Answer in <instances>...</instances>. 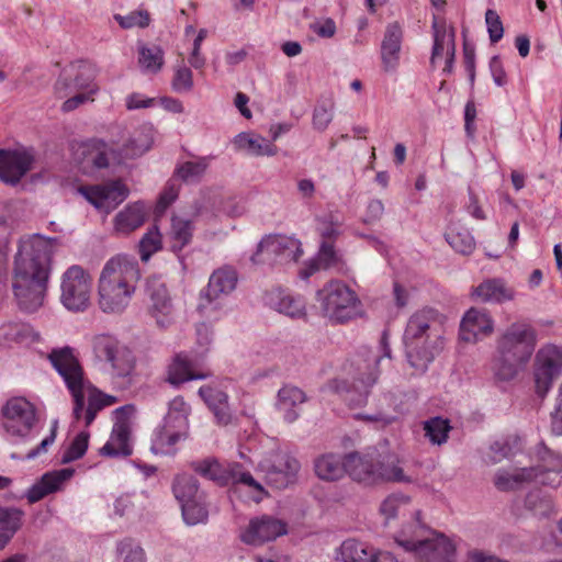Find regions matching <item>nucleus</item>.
<instances>
[{
	"instance_id": "nucleus-1",
	"label": "nucleus",
	"mask_w": 562,
	"mask_h": 562,
	"mask_svg": "<svg viewBox=\"0 0 562 562\" xmlns=\"http://www.w3.org/2000/svg\"><path fill=\"white\" fill-rule=\"evenodd\" d=\"M58 238L34 234L22 238L14 256L11 286L19 307L27 313L44 303Z\"/></svg>"
},
{
	"instance_id": "nucleus-2",
	"label": "nucleus",
	"mask_w": 562,
	"mask_h": 562,
	"mask_svg": "<svg viewBox=\"0 0 562 562\" xmlns=\"http://www.w3.org/2000/svg\"><path fill=\"white\" fill-rule=\"evenodd\" d=\"M538 341L537 329L526 319L509 324L497 337L492 361L494 379L514 380L530 361Z\"/></svg>"
},
{
	"instance_id": "nucleus-3",
	"label": "nucleus",
	"mask_w": 562,
	"mask_h": 562,
	"mask_svg": "<svg viewBox=\"0 0 562 562\" xmlns=\"http://www.w3.org/2000/svg\"><path fill=\"white\" fill-rule=\"evenodd\" d=\"M48 359L72 395L74 417L76 419L83 417L87 427L93 423L100 411L116 402V397L88 385V405L85 408V389L88 382L85 380L83 369L74 355V350L70 347L53 349Z\"/></svg>"
},
{
	"instance_id": "nucleus-4",
	"label": "nucleus",
	"mask_w": 562,
	"mask_h": 562,
	"mask_svg": "<svg viewBox=\"0 0 562 562\" xmlns=\"http://www.w3.org/2000/svg\"><path fill=\"white\" fill-rule=\"evenodd\" d=\"M403 342L409 366L424 374L443 348L439 313L434 308L416 311L407 321Z\"/></svg>"
},
{
	"instance_id": "nucleus-5",
	"label": "nucleus",
	"mask_w": 562,
	"mask_h": 562,
	"mask_svg": "<svg viewBox=\"0 0 562 562\" xmlns=\"http://www.w3.org/2000/svg\"><path fill=\"white\" fill-rule=\"evenodd\" d=\"M140 278L138 262L125 255L109 259L99 277V306L104 313H122L130 304Z\"/></svg>"
},
{
	"instance_id": "nucleus-6",
	"label": "nucleus",
	"mask_w": 562,
	"mask_h": 562,
	"mask_svg": "<svg viewBox=\"0 0 562 562\" xmlns=\"http://www.w3.org/2000/svg\"><path fill=\"white\" fill-rule=\"evenodd\" d=\"M413 522L402 528L395 537L396 543L404 550L414 553L419 562H452L454 546L442 533L427 529L415 512Z\"/></svg>"
},
{
	"instance_id": "nucleus-7",
	"label": "nucleus",
	"mask_w": 562,
	"mask_h": 562,
	"mask_svg": "<svg viewBox=\"0 0 562 562\" xmlns=\"http://www.w3.org/2000/svg\"><path fill=\"white\" fill-rule=\"evenodd\" d=\"M380 351H366V358L359 359L357 363V373L351 383L347 380H336L335 390L350 407H359L367 403L370 389L379 379L378 366L382 358H391V349L389 347V334L386 330L382 333L380 339Z\"/></svg>"
},
{
	"instance_id": "nucleus-8",
	"label": "nucleus",
	"mask_w": 562,
	"mask_h": 562,
	"mask_svg": "<svg viewBox=\"0 0 562 562\" xmlns=\"http://www.w3.org/2000/svg\"><path fill=\"white\" fill-rule=\"evenodd\" d=\"M322 315L333 324H344L361 314L357 293L340 280H330L316 292Z\"/></svg>"
},
{
	"instance_id": "nucleus-9",
	"label": "nucleus",
	"mask_w": 562,
	"mask_h": 562,
	"mask_svg": "<svg viewBox=\"0 0 562 562\" xmlns=\"http://www.w3.org/2000/svg\"><path fill=\"white\" fill-rule=\"evenodd\" d=\"M92 278L79 265L70 266L60 278V303L71 312H83L90 305Z\"/></svg>"
},
{
	"instance_id": "nucleus-10",
	"label": "nucleus",
	"mask_w": 562,
	"mask_h": 562,
	"mask_svg": "<svg viewBox=\"0 0 562 562\" xmlns=\"http://www.w3.org/2000/svg\"><path fill=\"white\" fill-rule=\"evenodd\" d=\"M268 485L284 490L297 482L301 470L300 461L284 450H271L258 463Z\"/></svg>"
},
{
	"instance_id": "nucleus-11",
	"label": "nucleus",
	"mask_w": 562,
	"mask_h": 562,
	"mask_svg": "<svg viewBox=\"0 0 562 562\" xmlns=\"http://www.w3.org/2000/svg\"><path fill=\"white\" fill-rule=\"evenodd\" d=\"M238 282V276L233 267L224 266L212 272L207 285L200 293L198 311L205 317H212L223 306L224 297L228 296Z\"/></svg>"
},
{
	"instance_id": "nucleus-12",
	"label": "nucleus",
	"mask_w": 562,
	"mask_h": 562,
	"mask_svg": "<svg viewBox=\"0 0 562 562\" xmlns=\"http://www.w3.org/2000/svg\"><path fill=\"white\" fill-rule=\"evenodd\" d=\"M302 255L301 243L284 235H268L257 246L250 260L255 265L296 261Z\"/></svg>"
},
{
	"instance_id": "nucleus-13",
	"label": "nucleus",
	"mask_w": 562,
	"mask_h": 562,
	"mask_svg": "<svg viewBox=\"0 0 562 562\" xmlns=\"http://www.w3.org/2000/svg\"><path fill=\"white\" fill-rule=\"evenodd\" d=\"M95 357L110 363L113 374L119 378L131 375L135 360L132 351L111 335H97L92 339Z\"/></svg>"
},
{
	"instance_id": "nucleus-14",
	"label": "nucleus",
	"mask_w": 562,
	"mask_h": 562,
	"mask_svg": "<svg viewBox=\"0 0 562 562\" xmlns=\"http://www.w3.org/2000/svg\"><path fill=\"white\" fill-rule=\"evenodd\" d=\"M561 374L562 347L553 344L542 346L536 355L533 371L537 394L544 397Z\"/></svg>"
},
{
	"instance_id": "nucleus-15",
	"label": "nucleus",
	"mask_w": 562,
	"mask_h": 562,
	"mask_svg": "<svg viewBox=\"0 0 562 562\" xmlns=\"http://www.w3.org/2000/svg\"><path fill=\"white\" fill-rule=\"evenodd\" d=\"M4 431L14 437H25L36 422L34 405L24 397L9 400L2 408Z\"/></svg>"
},
{
	"instance_id": "nucleus-16",
	"label": "nucleus",
	"mask_w": 562,
	"mask_h": 562,
	"mask_svg": "<svg viewBox=\"0 0 562 562\" xmlns=\"http://www.w3.org/2000/svg\"><path fill=\"white\" fill-rule=\"evenodd\" d=\"M78 191L94 207L106 213H110L121 204L130 193L127 187L120 180H113L103 184L81 186Z\"/></svg>"
},
{
	"instance_id": "nucleus-17",
	"label": "nucleus",
	"mask_w": 562,
	"mask_h": 562,
	"mask_svg": "<svg viewBox=\"0 0 562 562\" xmlns=\"http://www.w3.org/2000/svg\"><path fill=\"white\" fill-rule=\"evenodd\" d=\"M35 158L26 149H0V180L15 186L32 169Z\"/></svg>"
},
{
	"instance_id": "nucleus-18",
	"label": "nucleus",
	"mask_w": 562,
	"mask_h": 562,
	"mask_svg": "<svg viewBox=\"0 0 562 562\" xmlns=\"http://www.w3.org/2000/svg\"><path fill=\"white\" fill-rule=\"evenodd\" d=\"M535 453L537 464L531 465V469H537V484L558 487L561 484L562 454L543 442L537 445Z\"/></svg>"
},
{
	"instance_id": "nucleus-19",
	"label": "nucleus",
	"mask_w": 562,
	"mask_h": 562,
	"mask_svg": "<svg viewBox=\"0 0 562 562\" xmlns=\"http://www.w3.org/2000/svg\"><path fill=\"white\" fill-rule=\"evenodd\" d=\"M149 296V313L156 319V324L166 328L173 322V304L165 283L151 279L147 283Z\"/></svg>"
},
{
	"instance_id": "nucleus-20",
	"label": "nucleus",
	"mask_w": 562,
	"mask_h": 562,
	"mask_svg": "<svg viewBox=\"0 0 562 562\" xmlns=\"http://www.w3.org/2000/svg\"><path fill=\"white\" fill-rule=\"evenodd\" d=\"M284 533H286V525L282 520L261 516L249 521L247 529L241 533V540L247 544L258 546Z\"/></svg>"
},
{
	"instance_id": "nucleus-21",
	"label": "nucleus",
	"mask_w": 562,
	"mask_h": 562,
	"mask_svg": "<svg viewBox=\"0 0 562 562\" xmlns=\"http://www.w3.org/2000/svg\"><path fill=\"white\" fill-rule=\"evenodd\" d=\"M494 321L491 315L479 308H470L460 324L459 337L465 342H476L493 333Z\"/></svg>"
},
{
	"instance_id": "nucleus-22",
	"label": "nucleus",
	"mask_w": 562,
	"mask_h": 562,
	"mask_svg": "<svg viewBox=\"0 0 562 562\" xmlns=\"http://www.w3.org/2000/svg\"><path fill=\"white\" fill-rule=\"evenodd\" d=\"M128 409V406L115 409L117 420L113 426L110 439L100 450L103 456L128 457L132 454V447L130 446L131 426L128 420L123 416Z\"/></svg>"
},
{
	"instance_id": "nucleus-23",
	"label": "nucleus",
	"mask_w": 562,
	"mask_h": 562,
	"mask_svg": "<svg viewBox=\"0 0 562 562\" xmlns=\"http://www.w3.org/2000/svg\"><path fill=\"white\" fill-rule=\"evenodd\" d=\"M265 301L271 308L293 319L306 318V302L301 295L277 288L266 293Z\"/></svg>"
},
{
	"instance_id": "nucleus-24",
	"label": "nucleus",
	"mask_w": 562,
	"mask_h": 562,
	"mask_svg": "<svg viewBox=\"0 0 562 562\" xmlns=\"http://www.w3.org/2000/svg\"><path fill=\"white\" fill-rule=\"evenodd\" d=\"M403 29L398 22L386 25L381 43V59L386 72L395 71L400 64Z\"/></svg>"
},
{
	"instance_id": "nucleus-25",
	"label": "nucleus",
	"mask_w": 562,
	"mask_h": 562,
	"mask_svg": "<svg viewBox=\"0 0 562 562\" xmlns=\"http://www.w3.org/2000/svg\"><path fill=\"white\" fill-rule=\"evenodd\" d=\"M376 467V457L358 452L347 454V474L353 481L366 485L378 484Z\"/></svg>"
},
{
	"instance_id": "nucleus-26",
	"label": "nucleus",
	"mask_w": 562,
	"mask_h": 562,
	"mask_svg": "<svg viewBox=\"0 0 562 562\" xmlns=\"http://www.w3.org/2000/svg\"><path fill=\"white\" fill-rule=\"evenodd\" d=\"M306 400L304 391L297 386L286 384L278 391L276 407L283 419L292 424L299 418L301 406Z\"/></svg>"
},
{
	"instance_id": "nucleus-27",
	"label": "nucleus",
	"mask_w": 562,
	"mask_h": 562,
	"mask_svg": "<svg viewBox=\"0 0 562 562\" xmlns=\"http://www.w3.org/2000/svg\"><path fill=\"white\" fill-rule=\"evenodd\" d=\"M74 474L72 469H61L45 473L40 481L33 484L26 492L29 503L34 504L48 494L60 490L63 483L70 479Z\"/></svg>"
},
{
	"instance_id": "nucleus-28",
	"label": "nucleus",
	"mask_w": 562,
	"mask_h": 562,
	"mask_svg": "<svg viewBox=\"0 0 562 562\" xmlns=\"http://www.w3.org/2000/svg\"><path fill=\"white\" fill-rule=\"evenodd\" d=\"M199 395L213 413L218 425L226 426L232 422L228 395L225 392L211 385H203L199 389Z\"/></svg>"
},
{
	"instance_id": "nucleus-29",
	"label": "nucleus",
	"mask_w": 562,
	"mask_h": 562,
	"mask_svg": "<svg viewBox=\"0 0 562 562\" xmlns=\"http://www.w3.org/2000/svg\"><path fill=\"white\" fill-rule=\"evenodd\" d=\"M537 469L524 467L508 471L499 469L494 476V485L498 491L508 492L521 488L526 484L537 483Z\"/></svg>"
},
{
	"instance_id": "nucleus-30",
	"label": "nucleus",
	"mask_w": 562,
	"mask_h": 562,
	"mask_svg": "<svg viewBox=\"0 0 562 562\" xmlns=\"http://www.w3.org/2000/svg\"><path fill=\"white\" fill-rule=\"evenodd\" d=\"M209 376H211L210 371H195L188 357L179 353L168 366L166 381L173 386H179L184 382L191 380H204Z\"/></svg>"
},
{
	"instance_id": "nucleus-31",
	"label": "nucleus",
	"mask_w": 562,
	"mask_h": 562,
	"mask_svg": "<svg viewBox=\"0 0 562 562\" xmlns=\"http://www.w3.org/2000/svg\"><path fill=\"white\" fill-rule=\"evenodd\" d=\"M191 469L202 477L213 481L220 486L231 484L233 476V464H222L212 457L191 462Z\"/></svg>"
},
{
	"instance_id": "nucleus-32",
	"label": "nucleus",
	"mask_w": 562,
	"mask_h": 562,
	"mask_svg": "<svg viewBox=\"0 0 562 562\" xmlns=\"http://www.w3.org/2000/svg\"><path fill=\"white\" fill-rule=\"evenodd\" d=\"M472 294L482 302L497 304L512 301L515 296L514 290L508 288L503 279L498 278L484 280L474 288Z\"/></svg>"
},
{
	"instance_id": "nucleus-33",
	"label": "nucleus",
	"mask_w": 562,
	"mask_h": 562,
	"mask_svg": "<svg viewBox=\"0 0 562 562\" xmlns=\"http://www.w3.org/2000/svg\"><path fill=\"white\" fill-rule=\"evenodd\" d=\"M378 484L384 482L413 483L414 479L407 474L396 456L376 457Z\"/></svg>"
},
{
	"instance_id": "nucleus-34",
	"label": "nucleus",
	"mask_w": 562,
	"mask_h": 562,
	"mask_svg": "<svg viewBox=\"0 0 562 562\" xmlns=\"http://www.w3.org/2000/svg\"><path fill=\"white\" fill-rule=\"evenodd\" d=\"M314 470L323 481H337L347 473V456L323 454L314 461Z\"/></svg>"
},
{
	"instance_id": "nucleus-35",
	"label": "nucleus",
	"mask_w": 562,
	"mask_h": 562,
	"mask_svg": "<svg viewBox=\"0 0 562 562\" xmlns=\"http://www.w3.org/2000/svg\"><path fill=\"white\" fill-rule=\"evenodd\" d=\"M234 146L251 156H274L277 146L260 135L252 133H239L234 138Z\"/></svg>"
},
{
	"instance_id": "nucleus-36",
	"label": "nucleus",
	"mask_w": 562,
	"mask_h": 562,
	"mask_svg": "<svg viewBox=\"0 0 562 562\" xmlns=\"http://www.w3.org/2000/svg\"><path fill=\"white\" fill-rule=\"evenodd\" d=\"M154 143V128L151 125H142L136 128L128 140L124 144L122 151L126 158H136L151 148Z\"/></svg>"
},
{
	"instance_id": "nucleus-37",
	"label": "nucleus",
	"mask_w": 562,
	"mask_h": 562,
	"mask_svg": "<svg viewBox=\"0 0 562 562\" xmlns=\"http://www.w3.org/2000/svg\"><path fill=\"white\" fill-rule=\"evenodd\" d=\"M187 438L188 436L177 431V429L162 424L153 435L150 450L156 454H175L177 451L176 445Z\"/></svg>"
},
{
	"instance_id": "nucleus-38",
	"label": "nucleus",
	"mask_w": 562,
	"mask_h": 562,
	"mask_svg": "<svg viewBox=\"0 0 562 562\" xmlns=\"http://www.w3.org/2000/svg\"><path fill=\"white\" fill-rule=\"evenodd\" d=\"M190 411V406L186 403L183 397L177 396L169 402L168 412L162 424L189 436Z\"/></svg>"
},
{
	"instance_id": "nucleus-39",
	"label": "nucleus",
	"mask_w": 562,
	"mask_h": 562,
	"mask_svg": "<svg viewBox=\"0 0 562 562\" xmlns=\"http://www.w3.org/2000/svg\"><path fill=\"white\" fill-rule=\"evenodd\" d=\"M24 512L15 507H0V550L13 538L22 526Z\"/></svg>"
},
{
	"instance_id": "nucleus-40",
	"label": "nucleus",
	"mask_w": 562,
	"mask_h": 562,
	"mask_svg": "<svg viewBox=\"0 0 562 562\" xmlns=\"http://www.w3.org/2000/svg\"><path fill=\"white\" fill-rule=\"evenodd\" d=\"M432 36H434V45L430 57V64L434 66L436 59L443 54V50H449L451 44L454 43V29L451 27L450 31L447 30L446 21L439 20L436 15L432 18Z\"/></svg>"
},
{
	"instance_id": "nucleus-41",
	"label": "nucleus",
	"mask_w": 562,
	"mask_h": 562,
	"mask_svg": "<svg viewBox=\"0 0 562 562\" xmlns=\"http://www.w3.org/2000/svg\"><path fill=\"white\" fill-rule=\"evenodd\" d=\"M109 145L101 139H92L82 146V164L85 167L102 169L109 166Z\"/></svg>"
},
{
	"instance_id": "nucleus-42",
	"label": "nucleus",
	"mask_w": 562,
	"mask_h": 562,
	"mask_svg": "<svg viewBox=\"0 0 562 562\" xmlns=\"http://www.w3.org/2000/svg\"><path fill=\"white\" fill-rule=\"evenodd\" d=\"M145 215L143 203L131 204L115 216V229L121 233H130L143 225Z\"/></svg>"
},
{
	"instance_id": "nucleus-43",
	"label": "nucleus",
	"mask_w": 562,
	"mask_h": 562,
	"mask_svg": "<svg viewBox=\"0 0 562 562\" xmlns=\"http://www.w3.org/2000/svg\"><path fill=\"white\" fill-rule=\"evenodd\" d=\"M522 448V439L518 435H509L503 439L494 441L488 449L487 459L490 463H498L504 459L510 458Z\"/></svg>"
},
{
	"instance_id": "nucleus-44",
	"label": "nucleus",
	"mask_w": 562,
	"mask_h": 562,
	"mask_svg": "<svg viewBox=\"0 0 562 562\" xmlns=\"http://www.w3.org/2000/svg\"><path fill=\"white\" fill-rule=\"evenodd\" d=\"M172 493L180 505L202 496L198 480L186 473L176 475L172 482Z\"/></svg>"
},
{
	"instance_id": "nucleus-45",
	"label": "nucleus",
	"mask_w": 562,
	"mask_h": 562,
	"mask_svg": "<svg viewBox=\"0 0 562 562\" xmlns=\"http://www.w3.org/2000/svg\"><path fill=\"white\" fill-rule=\"evenodd\" d=\"M374 548L356 539L345 540L338 550V558L342 562H367Z\"/></svg>"
},
{
	"instance_id": "nucleus-46",
	"label": "nucleus",
	"mask_w": 562,
	"mask_h": 562,
	"mask_svg": "<svg viewBox=\"0 0 562 562\" xmlns=\"http://www.w3.org/2000/svg\"><path fill=\"white\" fill-rule=\"evenodd\" d=\"M193 235V224L189 220L173 216L171 218V249L175 252L181 251L191 243Z\"/></svg>"
},
{
	"instance_id": "nucleus-47",
	"label": "nucleus",
	"mask_w": 562,
	"mask_h": 562,
	"mask_svg": "<svg viewBox=\"0 0 562 562\" xmlns=\"http://www.w3.org/2000/svg\"><path fill=\"white\" fill-rule=\"evenodd\" d=\"M340 257L334 248L333 243H322L317 256L314 261L308 265V272L305 277L313 274L321 269H331L338 267Z\"/></svg>"
},
{
	"instance_id": "nucleus-48",
	"label": "nucleus",
	"mask_w": 562,
	"mask_h": 562,
	"mask_svg": "<svg viewBox=\"0 0 562 562\" xmlns=\"http://www.w3.org/2000/svg\"><path fill=\"white\" fill-rule=\"evenodd\" d=\"M425 437L429 439L432 445H442L448 440V434L451 426L448 419L436 416L423 423Z\"/></svg>"
},
{
	"instance_id": "nucleus-49",
	"label": "nucleus",
	"mask_w": 562,
	"mask_h": 562,
	"mask_svg": "<svg viewBox=\"0 0 562 562\" xmlns=\"http://www.w3.org/2000/svg\"><path fill=\"white\" fill-rule=\"evenodd\" d=\"M138 63L145 71L156 74L162 68L164 50L157 45H140Z\"/></svg>"
},
{
	"instance_id": "nucleus-50",
	"label": "nucleus",
	"mask_w": 562,
	"mask_h": 562,
	"mask_svg": "<svg viewBox=\"0 0 562 562\" xmlns=\"http://www.w3.org/2000/svg\"><path fill=\"white\" fill-rule=\"evenodd\" d=\"M411 505V497L404 494L389 495L380 506V513L389 521L400 515H404L407 507Z\"/></svg>"
},
{
	"instance_id": "nucleus-51",
	"label": "nucleus",
	"mask_w": 562,
	"mask_h": 562,
	"mask_svg": "<svg viewBox=\"0 0 562 562\" xmlns=\"http://www.w3.org/2000/svg\"><path fill=\"white\" fill-rule=\"evenodd\" d=\"M182 517L187 525L194 526L207 520L209 512L202 501V496L181 504Z\"/></svg>"
},
{
	"instance_id": "nucleus-52",
	"label": "nucleus",
	"mask_w": 562,
	"mask_h": 562,
	"mask_svg": "<svg viewBox=\"0 0 562 562\" xmlns=\"http://www.w3.org/2000/svg\"><path fill=\"white\" fill-rule=\"evenodd\" d=\"M446 240L456 251L462 255H470L475 248L474 239L467 229H449L446 233Z\"/></svg>"
},
{
	"instance_id": "nucleus-53",
	"label": "nucleus",
	"mask_w": 562,
	"mask_h": 562,
	"mask_svg": "<svg viewBox=\"0 0 562 562\" xmlns=\"http://www.w3.org/2000/svg\"><path fill=\"white\" fill-rule=\"evenodd\" d=\"M207 159L186 161L176 169V176L184 182H195L201 179L207 168Z\"/></svg>"
},
{
	"instance_id": "nucleus-54",
	"label": "nucleus",
	"mask_w": 562,
	"mask_h": 562,
	"mask_svg": "<svg viewBox=\"0 0 562 562\" xmlns=\"http://www.w3.org/2000/svg\"><path fill=\"white\" fill-rule=\"evenodd\" d=\"M89 432H79L61 456V463L67 464L82 458L88 449Z\"/></svg>"
},
{
	"instance_id": "nucleus-55",
	"label": "nucleus",
	"mask_w": 562,
	"mask_h": 562,
	"mask_svg": "<svg viewBox=\"0 0 562 562\" xmlns=\"http://www.w3.org/2000/svg\"><path fill=\"white\" fill-rule=\"evenodd\" d=\"M139 256L143 261H148L149 258L156 251L161 248V235L157 228L154 226L150 228L139 240Z\"/></svg>"
},
{
	"instance_id": "nucleus-56",
	"label": "nucleus",
	"mask_w": 562,
	"mask_h": 562,
	"mask_svg": "<svg viewBox=\"0 0 562 562\" xmlns=\"http://www.w3.org/2000/svg\"><path fill=\"white\" fill-rule=\"evenodd\" d=\"M114 20L122 29H132L134 26L144 29L149 25L150 15L146 10H137L126 15L114 14Z\"/></svg>"
},
{
	"instance_id": "nucleus-57",
	"label": "nucleus",
	"mask_w": 562,
	"mask_h": 562,
	"mask_svg": "<svg viewBox=\"0 0 562 562\" xmlns=\"http://www.w3.org/2000/svg\"><path fill=\"white\" fill-rule=\"evenodd\" d=\"M117 552L123 562H145V552L132 539H124L117 544Z\"/></svg>"
},
{
	"instance_id": "nucleus-58",
	"label": "nucleus",
	"mask_w": 562,
	"mask_h": 562,
	"mask_svg": "<svg viewBox=\"0 0 562 562\" xmlns=\"http://www.w3.org/2000/svg\"><path fill=\"white\" fill-rule=\"evenodd\" d=\"M525 506L537 516H549L553 512V504L549 498H541L538 493H529Z\"/></svg>"
},
{
	"instance_id": "nucleus-59",
	"label": "nucleus",
	"mask_w": 562,
	"mask_h": 562,
	"mask_svg": "<svg viewBox=\"0 0 562 562\" xmlns=\"http://www.w3.org/2000/svg\"><path fill=\"white\" fill-rule=\"evenodd\" d=\"M172 89L178 93H186L193 88V74L190 68L186 66L178 67L175 71Z\"/></svg>"
},
{
	"instance_id": "nucleus-60",
	"label": "nucleus",
	"mask_w": 562,
	"mask_h": 562,
	"mask_svg": "<svg viewBox=\"0 0 562 562\" xmlns=\"http://www.w3.org/2000/svg\"><path fill=\"white\" fill-rule=\"evenodd\" d=\"M317 232L322 237V243H334L339 235V223L333 221L331 216L318 218Z\"/></svg>"
},
{
	"instance_id": "nucleus-61",
	"label": "nucleus",
	"mask_w": 562,
	"mask_h": 562,
	"mask_svg": "<svg viewBox=\"0 0 562 562\" xmlns=\"http://www.w3.org/2000/svg\"><path fill=\"white\" fill-rule=\"evenodd\" d=\"M485 22L487 25V32L490 41L497 43L504 35V27L498 13L495 10L488 9L485 12Z\"/></svg>"
},
{
	"instance_id": "nucleus-62",
	"label": "nucleus",
	"mask_w": 562,
	"mask_h": 562,
	"mask_svg": "<svg viewBox=\"0 0 562 562\" xmlns=\"http://www.w3.org/2000/svg\"><path fill=\"white\" fill-rule=\"evenodd\" d=\"M333 106L318 104L313 112V126L315 130L324 132L333 121Z\"/></svg>"
},
{
	"instance_id": "nucleus-63",
	"label": "nucleus",
	"mask_w": 562,
	"mask_h": 562,
	"mask_svg": "<svg viewBox=\"0 0 562 562\" xmlns=\"http://www.w3.org/2000/svg\"><path fill=\"white\" fill-rule=\"evenodd\" d=\"M178 195L179 187L175 182L169 181L165 187L164 191L160 193L159 200L156 205V213H164L168 209V206L177 200Z\"/></svg>"
},
{
	"instance_id": "nucleus-64",
	"label": "nucleus",
	"mask_w": 562,
	"mask_h": 562,
	"mask_svg": "<svg viewBox=\"0 0 562 562\" xmlns=\"http://www.w3.org/2000/svg\"><path fill=\"white\" fill-rule=\"evenodd\" d=\"M551 431L555 436H562V384L559 387L554 412L551 414Z\"/></svg>"
}]
</instances>
